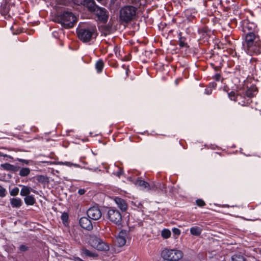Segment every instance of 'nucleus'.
<instances>
[{
	"mask_svg": "<svg viewBox=\"0 0 261 261\" xmlns=\"http://www.w3.org/2000/svg\"><path fill=\"white\" fill-rule=\"evenodd\" d=\"M245 41L248 48V54H259L261 52V42L258 41L255 34L252 32L246 35Z\"/></svg>",
	"mask_w": 261,
	"mask_h": 261,
	"instance_id": "obj_1",
	"label": "nucleus"
},
{
	"mask_svg": "<svg viewBox=\"0 0 261 261\" xmlns=\"http://www.w3.org/2000/svg\"><path fill=\"white\" fill-rule=\"evenodd\" d=\"M257 93L256 88L254 87H250L246 91V96L248 98L243 97L239 94H236L234 92H231L228 93V96L231 100L238 101L239 104L241 106H245L250 103L249 98L254 96Z\"/></svg>",
	"mask_w": 261,
	"mask_h": 261,
	"instance_id": "obj_2",
	"label": "nucleus"
},
{
	"mask_svg": "<svg viewBox=\"0 0 261 261\" xmlns=\"http://www.w3.org/2000/svg\"><path fill=\"white\" fill-rule=\"evenodd\" d=\"M55 21L65 28H70L73 27L76 21L75 16L71 12L65 11L57 16Z\"/></svg>",
	"mask_w": 261,
	"mask_h": 261,
	"instance_id": "obj_3",
	"label": "nucleus"
},
{
	"mask_svg": "<svg viewBox=\"0 0 261 261\" xmlns=\"http://www.w3.org/2000/svg\"><path fill=\"white\" fill-rule=\"evenodd\" d=\"M137 8L132 6H126L121 8L119 18L121 21L128 22L132 20L136 14Z\"/></svg>",
	"mask_w": 261,
	"mask_h": 261,
	"instance_id": "obj_4",
	"label": "nucleus"
},
{
	"mask_svg": "<svg viewBox=\"0 0 261 261\" xmlns=\"http://www.w3.org/2000/svg\"><path fill=\"white\" fill-rule=\"evenodd\" d=\"M79 38L84 42L89 41L96 36V28L89 27L87 28H80L77 30Z\"/></svg>",
	"mask_w": 261,
	"mask_h": 261,
	"instance_id": "obj_5",
	"label": "nucleus"
},
{
	"mask_svg": "<svg viewBox=\"0 0 261 261\" xmlns=\"http://www.w3.org/2000/svg\"><path fill=\"white\" fill-rule=\"evenodd\" d=\"M162 256L164 259L171 261H179L182 257V252L176 249H165L162 252Z\"/></svg>",
	"mask_w": 261,
	"mask_h": 261,
	"instance_id": "obj_6",
	"label": "nucleus"
},
{
	"mask_svg": "<svg viewBox=\"0 0 261 261\" xmlns=\"http://www.w3.org/2000/svg\"><path fill=\"white\" fill-rule=\"evenodd\" d=\"M107 218L112 223L120 225L122 222V216L120 212L115 207H110L107 212Z\"/></svg>",
	"mask_w": 261,
	"mask_h": 261,
	"instance_id": "obj_7",
	"label": "nucleus"
},
{
	"mask_svg": "<svg viewBox=\"0 0 261 261\" xmlns=\"http://www.w3.org/2000/svg\"><path fill=\"white\" fill-rule=\"evenodd\" d=\"M89 242L91 245L98 250L106 251L109 249V246L97 236H90Z\"/></svg>",
	"mask_w": 261,
	"mask_h": 261,
	"instance_id": "obj_8",
	"label": "nucleus"
},
{
	"mask_svg": "<svg viewBox=\"0 0 261 261\" xmlns=\"http://www.w3.org/2000/svg\"><path fill=\"white\" fill-rule=\"evenodd\" d=\"M94 13L96 15L99 21L103 23L107 21L109 14L108 12L106 9L98 7L94 12Z\"/></svg>",
	"mask_w": 261,
	"mask_h": 261,
	"instance_id": "obj_9",
	"label": "nucleus"
},
{
	"mask_svg": "<svg viewBox=\"0 0 261 261\" xmlns=\"http://www.w3.org/2000/svg\"><path fill=\"white\" fill-rule=\"evenodd\" d=\"M87 214L88 218L93 220H97L101 216V211L97 206L89 208L87 212Z\"/></svg>",
	"mask_w": 261,
	"mask_h": 261,
	"instance_id": "obj_10",
	"label": "nucleus"
},
{
	"mask_svg": "<svg viewBox=\"0 0 261 261\" xmlns=\"http://www.w3.org/2000/svg\"><path fill=\"white\" fill-rule=\"evenodd\" d=\"M128 232L126 230H122L116 238V243L119 247L124 246L126 242Z\"/></svg>",
	"mask_w": 261,
	"mask_h": 261,
	"instance_id": "obj_11",
	"label": "nucleus"
},
{
	"mask_svg": "<svg viewBox=\"0 0 261 261\" xmlns=\"http://www.w3.org/2000/svg\"><path fill=\"white\" fill-rule=\"evenodd\" d=\"M74 2L78 5L79 4H83L85 7L87 8L89 11L93 13L98 7L96 5L94 0H80L79 2H76L74 1Z\"/></svg>",
	"mask_w": 261,
	"mask_h": 261,
	"instance_id": "obj_12",
	"label": "nucleus"
},
{
	"mask_svg": "<svg viewBox=\"0 0 261 261\" xmlns=\"http://www.w3.org/2000/svg\"><path fill=\"white\" fill-rule=\"evenodd\" d=\"M133 182L136 187L142 190H149L155 189L154 185L150 186L148 182L139 179H135Z\"/></svg>",
	"mask_w": 261,
	"mask_h": 261,
	"instance_id": "obj_13",
	"label": "nucleus"
},
{
	"mask_svg": "<svg viewBox=\"0 0 261 261\" xmlns=\"http://www.w3.org/2000/svg\"><path fill=\"white\" fill-rule=\"evenodd\" d=\"M79 223L81 226L85 229L89 230L93 228L91 221L86 217H82L79 221Z\"/></svg>",
	"mask_w": 261,
	"mask_h": 261,
	"instance_id": "obj_14",
	"label": "nucleus"
},
{
	"mask_svg": "<svg viewBox=\"0 0 261 261\" xmlns=\"http://www.w3.org/2000/svg\"><path fill=\"white\" fill-rule=\"evenodd\" d=\"M115 203L118 207L122 211H125L127 208V205L124 200L119 197H116L114 198Z\"/></svg>",
	"mask_w": 261,
	"mask_h": 261,
	"instance_id": "obj_15",
	"label": "nucleus"
},
{
	"mask_svg": "<svg viewBox=\"0 0 261 261\" xmlns=\"http://www.w3.org/2000/svg\"><path fill=\"white\" fill-rule=\"evenodd\" d=\"M22 188L20 191V195L22 196H27L30 195V193L31 191L35 193V191L33 190L31 187L26 186H22Z\"/></svg>",
	"mask_w": 261,
	"mask_h": 261,
	"instance_id": "obj_16",
	"label": "nucleus"
},
{
	"mask_svg": "<svg viewBox=\"0 0 261 261\" xmlns=\"http://www.w3.org/2000/svg\"><path fill=\"white\" fill-rule=\"evenodd\" d=\"M10 203L13 207H20L22 205V201L19 198H12L10 199Z\"/></svg>",
	"mask_w": 261,
	"mask_h": 261,
	"instance_id": "obj_17",
	"label": "nucleus"
},
{
	"mask_svg": "<svg viewBox=\"0 0 261 261\" xmlns=\"http://www.w3.org/2000/svg\"><path fill=\"white\" fill-rule=\"evenodd\" d=\"M9 11L10 10L9 6L7 4L4 3L1 5L0 7V12L2 15L6 16L8 14L9 15H10Z\"/></svg>",
	"mask_w": 261,
	"mask_h": 261,
	"instance_id": "obj_18",
	"label": "nucleus"
},
{
	"mask_svg": "<svg viewBox=\"0 0 261 261\" xmlns=\"http://www.w3.org/2000/svg\"><path fill=\"white\" fill-rule=\"evenodd\" d=\"M25 203L28 205H33L35 203V199L33 195H28L24 198Z\"/></svg>",
	"mask_w": 261,
	"mask_h": 261,
	"instance_id": "obj_19",
	"label": "nucleus"
},
{
	"mask_svg": "<svg viewBox=\"0 0 261 261\" xmlns=\"http://www.w3.org/2000/svg\"><path fill=\"white\" fill-rule=\"evenodd\" d=\"M1 167H2L4 169L7 171H16V167L13 165H11L9 163H5L1 165Z\"/></svg>",
	"mask_w": 261,
	"mask_h": 261,
	"instance_id": "obj_20",
	"label": "nucleus"
},
{
	"mask_svg": "<svg viewBox=\"0 0 261 261\" xmlns=\"http://www.w3.org/2000/svg\"><path fill=\"white\" fill-rule=\"evenodd\" d=\"M202 230V228L198 226L192 227L190 228L191 233L196 236H199L201 234Z\"/></svg>",
	"mask_w": 261,
	"mask_h": 261,
	"instance_id": "obj_21",
	"label": "nucleus"
},
{
	"mask_svg": "<svg viewBox=\"0 0 261 261\" xmlns=\"http://www.w3.org/2000/svg\"><path fill=\"white\" fill-rule=\"evenodd\" d=\"M30 172L31 170L29 168H22L20 170L19 175L21 177L27 176Z\"/></svg>",
	"mask_w": 261,
	"mask_h": 261,
	"instance_id": "obj_22",
	"label": "nucleus"
},
{
	"mask_svg": "<svg viewBox=\"0 0 261 261\" xmlns=\"http://www.w3.org/2000/svg\"><path fill=\"white\" fill-rule=\"evenodd\" d=\"M103 68V62L101 60L97 61L95 64V68L97 72L100 73L102 71Z\"/></svg>",
	"mask_w": 261,
	"mask_h": 261,
	"instance_id": "obj_23",
	"label": "nucleus"
},
{
	"mask_svg": "<svg viewBox=\"0 0 261 261\" xmlns=\"http://www.w3.org/2000/svg\"><path fill=\"white\" fill-rule=\"evenodd\" d=\"M82 254L85 255L86 256L95 257L97 256V254L95 253L92 252L88 250L86 248H84L82 249Z\"/></svg>",
	"mask_w": 261,
	"mask_h": 261,
	"instance_id": "obj_24",
	"label": "nucleus"
},
{
	"mask_svg": "<svg viewBox=\"0 0 261 261\" xmlns=\"http://www.w3.org/2000/svg\"><path fill=\"white\" fill-rule=\"evenodd\" d=\"M57 165H65L68 167H71L73 166L74 167L79 168L80 167V166L79 164H74L72 163L69 162H59L57 163Z\"/></svg>",
	"mask_w": 261,
	"mask_h": 261,
	"instance_id": "obj_25",
	"label": "nucleus"
},
{
	"mask_svg": "<svg viewBox=\"0 0 261 261\" xmlns=\"http://www.w3.org/2000/svg\"><path fill=\"white\" fill-rule=\"evenodd\" d=\"M216 84L214 83H211L208 87L205 89L204 93L207 95H210L212 92V88H215Z\"/></svg>",
	"mask_w": 261,
	"mask_h": 261,
	"instance_id": "obj_26",
	"label": "nucleus"
},
{
	"mask_svg": "<svg viewBox=\"0 0 261 261\" xmlns=\"http://www.w3.org/2000/svg\"><path fill=\"white\" fill-rule=\"evenodd\" d=\"M171 231L168 229H164L161 232V236L164 239H168L171 236Z\"/></svg>",
	"mask_w": 261,
	"mask_h": 261,
	"instance_id": "obj_27",
	"label": "nucleus"
},
{
	"mask_svg": "<svg viewBox=\"0 0 261 261\" xmlns=\"http://www.w3.org/2000/svg\"><path fill=\"white\" fill-rule=\"evenodd\" d=\"M232 261H245L244 257L240 255L235 254L232 256Z\"/></svg>",
	"mask_w": 261,
	"mask_h": 261,
	"instance_id": "obj_28",
	"label": "nucleus"
},
{
	"mask_svg": "<svg viewBox=\"0 0 261 261\" xmlns=\"http://www.w3.org/2000/svg\"><path fill=\"white\" fill-rule=\"evenodd\" d=\"M19 189L17 187H15L10 191V194L11 196H15L18 194Z\"/></svg>",
	"mask_w": 261,
	"mask_h": 261,
	"instance_id": "obj_29",
	"label": "nucleus"
},
{
	"mask_svg": "<svg viewBox=\"0 0 261 261\" xmlns=\"http://www.w3.org/2000/svg\"><path fill=\"white\" fill-rule=\"evenodd\" d=\"M36 180L40 182H43L45 180V177L43 175H37L36 176Z\"/></svg>",
	"mask_w": 261,
	"mask_h": 261,
	"instance_id": "obj_30",
	"label": "nucleus"
},
{
	"mask_svg": "<svg viewBox=\"0 0 261 261\" xmlns=\"http://www.w3.org/2000/svg\"><path fill=\"white\" fill-rule=\"evenodd\" d=\"M6 195V190L3 188L1 187H0V197H4Z\"/></svg>",
	"mask_w": 261,
	"mask_h": 261,
	"instance_id": "obj_31",
	"label": "nucleus"
},
{
	"mask_svg": "<svg viewBox=\"0 0 261 261\" xmlns=\"http://www.w3.org/2000/svg\"><path fill=\"white\" fill-rule=\"evenodd\" d=\"M196 204L199 206H203L205 205L204 201L201 199H198L196 200Z\"/></svg>",
	"mask_w": 261,
	"mask_h": 261,
	"instance_id": "obj_32",
	"label": "nucleus"
},
{
	"mask_svg": "<svg viewBox=\"0 0 261 261\" xmlns=\"http://www.w3.org/2000/svg\"><path fill=\"white\" fill-rule=\"evenodd\" d=\"M114 50H115V54H116L117 57H121V54H120L121 51H120V48L116 47L114 48Z\"/></svg>",
	"mask_w": 261,
	"mask_h": 261,
	"instance_id": "obj_33",
	"label": "nucleus"
},
{
	"mask_svg": "<svg viewBox=\"0 0 261 261\" xmlns=\"http://www.w3.org/2000/svg\"><path fill=\"white\" fill-rule=\"evenodd\" d=\"M172 231L174 233V234L176 235H179L180 234V230L177 228H173L172 229Z\"/></svg>",
	"mask_w": 261,
	"mask_h": 261,
	"instance_id": "obj_34",
	"label": "nucleus"
},
{
	"mask_svg": "<svg viewBox=\"0 0 261 261\" xmlns=\"http://www.w3.org/2000/svg\"><path fill=\"white\" fill-rule=\"evenodd\" d=\"M179 45L181 47L187 46V43H186L184 41H182L181 39L179 40Z\"/></svg>",
	"mask_w": 261,
	"mask_h": 261,
	"instance_id": "obj_35",
	"label": "nucleus"
},
{
	"mask_svg": "<svg viewBox=\"0 0 261 261\" xmlns=\"http://www.w3.org/2000/svg\"><path fill=\"white\" fill-rule=\"evenodd\" d=\"M17 160L20 162H21L23 164H27L28 165L29 163V160H24V159H18Z\"/></svg>",
	"mask_w": 261,
	"mask_h": 261,
	"instance_id": "obj_36",
	"label": "nucleus"
},
{
	"mask_svg": "<svg viewBox=\"0 0 261 261\" xmlns=\"http://www.w3.org/2000/svg\"><path fill=\"white\" fill-rule=\"evenodd\" d=\"M72 259L74 261H85L81 259L80 257L77 256H73Z\"/></svg>",
	"mask_w": 261,
	"mask_h": 261,
	"instance_id": "obj_37",
	"label": "nucleus"
},
{
	"mask_svg": "<svg viewBox=\"0 0 261 261\" xmlns=\"http://www.w3.org/2000/svg\"><path fill=\"white\" fill-rule=\"evenodd\" d=\"M220 74L217 73V74H216L214 76V79L217 81H219L220 79Z\"/></svg>",
	"mask_w": 261,
	"mask_h": 261,
	"instance_id": "obj_38",
	"label": "nucleus"
},
{
	"mask_svg": "<svg viewBox=\"0 0 261 261\" xmlns=\"http://www.w3.org/2000/svg\"><path fill=\"white\" fill-rule=\"evenodd\" d=\"M86 191L85 189H79V191H78V193L82 195H83L85 194Z\"/></svg>",
	"mask_w": 261,
	"mask_h": 261,
	"instance_id": "obj_39",
	"label": "nucleus"
},
{
	"mask_svg": "<svg viewBox=\"0 0 261 261\" xmlns=\"http://www.w3.org/2000/svg\"><path fill=\"white\" fill-rule=\"evenodd\" d=\"M68 219V216L67 214H63L62 215V219L63 221H66Z\"/></svg>",
	"mask_w": 261,
	"mask_h": 261,
	"instance_id": "obj_40",
	"label": "nucleus"
},
{
	"mask_svg": "<svg viewBox=\"0 0 261 261\" xmlns=\"http://www.w3.org/2000/svg\"><path fill=\"white\" fill-rule=\"evenodd\" d=\"M123 172L122 169H119V170L116 172L115 174L116 176L118 177H120V176L122 174Z\"/></svg>",
	"mask_w": 261,
	"mask_h": 261,
	"instance_id": "obj_41",
	"label": "nucleus"
},
{
	"mask_svg": "<svg viewBox=\"0 0 261 261\" xmlns=\"http://www.w3.org/2000/svg\"><path fill=\"white\" fill-rule=\"evenodd\" d=\"M20 249L22 251H24L25 250V246H21L20 247Z\"/></svg>",
	"mask_w": 261,
	"mask_h": 261,
	"instance_id": "obj_42",
	"label": "nucleus"
},
{
	"mask_svg": "<svg viewBox=\"0 0 261 261\" xmlns=\"http://www.w3.org/2000/svg\"><path fill=\"white\" fill-rule=\"evenodd\" d=\"M0 155H1V156H7V155H6V154H5V155H4V154H0Z\"/></svg>",
	"mask_w": 261,
	"mask_h": 261,
	"instance_id": "obj_43",
	"label": "nucleus"
},
{
	"mask_svg": "<svg viewBox=\"0 0 261 261\" xmlns=\"http://www.w3.org/2000/svg\"><path fill=\"white\" fill-rule=\"evenodd\" d=\"M122 67H123V68H125V65H123L122 66Z\"/></svg>",
	"mask_w": 261,
	"mask_h": 261,
	"instance_id": "obj_44",
	"label": "nucleus"
},
{
	"mask_svg": "<svg viewBox=\"0 0 261 261\" xmlns=\"http://www.w3.org/2000/svg\"><path fill=\"white\" fill-rule=\"evenodd\" d=\"M251 24L252 25H253L254 27H255V24H253V23H251Z\"/></svg>",
	"mask_w": 261,
	"mask_h": 261,
	"instance_id": "obj_45",
	"label": "nucleus"
},
{
	"mask_svg": "<svg viewBox=\"0 0 261 261\" xmlns=\"http://www.w3.org/2000/svg\"><path fill=\"white\" fill-rule=\"evenodd\" d=\"M247 28H248V29H250V28H252V27H251L250 28L249 27H247Z\"/></svg>",
	"mask_w": 261,
	"mask_h": 261,
	"instance_id": "obj_46",
	"label": "nucleus"
},
{
	"mask_svg": "<svg viewBox=\"0 0 261 261\" xmlns=\"http://www.w3.org/2000/svg\"><path fill=\"white\" fill-rule=\"evenodd\" d=\"M97 1H98V2H100V1H101V0H97Z\"/></svg>",
	"mask_w": 261,
	"mask_h": 261,
	"instance_id": "obj_47",
	"label": "nucleus"
},
{
	"mask_svg": "<svg viewBox=\"0 0 261 261\" xmlns=\"http://www.w3.org/2000/svg\"><path fill=\"white\" fill-rule=\"evenodd\" d=\"M1 187V186H0V187Z\"/></svg>",
	"mask_w": 261,
	"mask_h": 261,
	"instance_id": "obj_48",
	"label": "nucleus"
}]
</instances>
